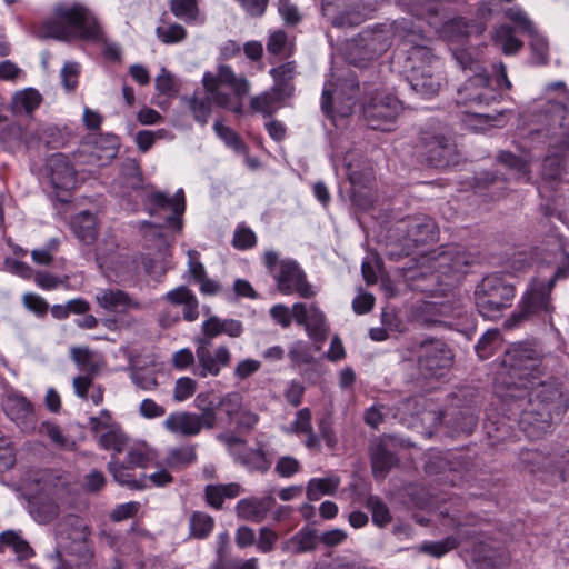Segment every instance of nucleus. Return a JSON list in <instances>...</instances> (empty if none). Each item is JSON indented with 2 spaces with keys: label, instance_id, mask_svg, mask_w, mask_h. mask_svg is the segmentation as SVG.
<instances>
[{
  "label": "nucleus",
  "instance_id": "57",
  "mask_svg": "<svg viewBox=\"0 0 569 569\" xmlns=\"http://www.w3.org/2000/svg\"><path fill=\"white\" fill-rule=\"evenodd\" d=\"M71 358L80 371L84 373H98L99 365L93 360L92 352L87 347H72Z\"/></svg>",
  "mask_w": 569,
  "mask_h": 569
},
{
  "label": "nucleus",
  "instance_id": "26",
  "mask_svg": "<svg viewBox=\"0 0 569 569\" xmlns=\"http://www.w3.org/2000/svg\"><path fill=\"white\" fill-rule=\"evenodd\" d=\"M439 66L437 57L432 53L431 49L421 43H415L406 51L405 71L407 76L411 73L425 72L426 69H431Z\"/></svg>",
  "mask_w": 569,
  "mask_h": 569
},
{
  "label": "nucleus",
  "instance_id": "14",
  "mask_svg": "<svg viewBox=\"0 0 569 569\" xmlns=\"http://www.w3.org/2000/svg\"><path fill=\"white\" fill-rule=\"evenodd\" d=\"M407 246L419 247L433 243L438 239L435 220L426 214L407 217L397 226Z\"/></svg>",
  "mask_w": 569,
  "mask_h": 569
},
{
  "label": "nucleus",
  "instance_id": "60",
  "mask_svg": "<svg viewBox=\"0 0 569 569\" xmlns=\"http://www.w3.org/2000/svg\"><path fill=\"white\" fill-rule=\"evenodd\" d=\"M213 129L219 138H221L227 146L232 148L238 152H242L246 150V144L241 137L230 127L224 126L220 121H216L213 124Z\"/></svg>",
  "mask_w": 569,
  "mask_h": 569
},
{
  "label": "nucleus",
  "instance_id": "33",
  "mask_svg": "<svg viewBox=\"0 0 569 569\" xmlns=\"http://www.w3.org/2000/svg\"><path fill=\"white\" fill-rule=\"evenodd\" d=\"M297 64L295 61H287L280 66L272 68L269 73L274 83L271 87L286 98H290L295 92L293 79L296 76Z\"/></svg>",
  "mask_w": 569,
  "mask_h": 569
},
{
  "label": "nucleus",
  "instance_id": "27",
  "mask_svg": "<svg viewBox=\"0 0 569 569\" xmlns=\"http://www.w3.org/2000/svg\"><path fill=\"white\" fill-rule=\"evenodd\" d=\"M439 269L443 274L466 273V269L472 264L473 256L461 246H453L439 254Z\"/></svg>",
  "mask_w": 569,
  "mask_h": 569
},
{
  "label": "nucleus",
  "instance_id": "49",
  "mask_svg": "<svg viewBox=\"0 0 569 569\" xmlns=\"http://www.w3.org/2000/svg\"><path fill=\"white\" fill-rule=\"evenodd\" d=\"M506 179L499 177L496 172L486 171L476 178L477 191L483 192L485 190H488V196L492 199L499 198L500 193L498 191L506 189Z\"/></svg>",
  "mask_w": 569,
  "mask_h": 569
},
{
  "label": "nucleus",
  "instance_id": "4",
  "mask_svg": "<svg viewBox=\"0 0 569 569\" xmlns=\"http://www.w3.org/2000/svg\"><path fill=\"white\" fill-rule=\"evenodd\" d=\"M547 373L548 359L542 349L535 342L520 341L505 351L499 376L506 392H516L527 390Z\"/></svg>",
  "mask_w": 569,
  "mask_h": 569
},
{
  "label": "nucleus",
  "instance_id": "8",
  "mask_svg": "<svg viewBox=\"0 0 569 569\" xmlns=\"http://www.w3.org/2000/svg\"><path fill=\"white\" fill-rule=\"evenodd\" d=\"M264 264L276 279L281 293L291 295L296 292L302 298L315 296L306 273L295 260L279 261L278 253L269 250L264 253Z\"/></svg>",
  "mask_w": 569,
  "mask_h": 569
},
{
  "label": "nucleus",
  "instance_id": "61",
  "mask_svg": "<svg viewBox=\"0 0 569 569\" xmlns=\"http://www.w3.org/2000/svg\"><path fill=\"white\" fill-rule=\"evenodd\" d=\"M211 101L212 98L209 93L201 98L194 96L189 100V109L193 113L194 119L201 124L208 122L211 113Z\"/></svg>",
  "mask_w": 569,
  "mask_h": 569
},
{
  "label": "nucleus",
  "instance_id": "30",
  "mask_svg": "<svg viewBox=\"0 0 569 569\" xmlns=\"http://www.w3.org/2000/svg\"><path fill=\"white\" fill-rule=\"evenodd\" d=\"M164 299L173 306H183V319L192 322L199 317V301L187 286H179L166 293Z\"/></svg>",
  "mask_w": 569,
  "mask_h": 569
},
{
  "label": "nucleus",
  "instance_id": "46",
  "mask_svg": "<svg viewBox=\"0 0 569 569\" xmlns=\"http://www.w3.org/2000/svg\"><path fill=\"white\" fill-rule=\"evenodd\" d=\"M267 51L269 54L277 56L280 59H287L293 54L295 46L289 41L286 31L277 30L270 33L267 40Z\"/></svg>",
  "mask_w": 569,
  "mask_h": 569
},
{
  "label": "nucleus",
  "instance_id": "38",
  "mask_svg": "<svg viewBox=\"0 0 569 569\" xmlns=\"http://www.w3.org/2000/svg\"><path fill=\"white\" fill-rule=\"evenodd\" d=\"M387 27L391 29V37L398 38L403 44L413 46L422 41L420 30L415 26L411 19L401 18L387 23Z\"/></svg>",
  "mask_w": 569,
  "mask_h": 569
},
{
  "label": "nucleus",
  "instance_id": "58",
  "mask_svg": "<svg viewBox=\"0 0 569 569\" xmlns=\"http://www.w3.org/2000/svg\"><path fill=\"white\" fill-rule=\"evenodd\" d=\"M288 357L291 360L293 367L316 363V358L312 355L309 346L300 340L293 342L289 347Z\"/></svg>",
  "mask_w": 569,
  "mask_h": 569
},
{
  "label": "nucleus",
  "instance_id": "1",
  "mask_svg": "<svg viewBox=\"0 0 569 569\" xmlns=\"http://www.w3.org/2000/svg\"><path fill=\"white\" fill-rule=\"evenodd\" d=\"M503 399L510 410L519 413V425L529 438H540L552 420L568 409V400L555 378L538 380L527 390L506 392Z\"/></svg>",
  "mask_w": 569,
  "mask_h": 569
},
{
  "label": "nucleus",
  "instance_id": "41",
  "mask_svg": "<svg viewBox=\"0 0 569 569\" xmlns=\"http://www.w3.org/2000/svg\"><path fill=\"white\" fill-rule=\"evenodd\" d=\"M397 457L385 446L378 445L371 452L372 473L376 478H385L388 471L396 466Z\"/></svg>",
  "mask_w": 569,
  "mask_h": 569
},
{
  "label": "nucleus",
  "instance_id": "15",
  "mask_svg": "<svg viewBox=\"0 0 569 569\" xmlns=\"http://www.w3.org/2000/svg\"><path fill=\"white\" fill-rule=\"evenodd\" d=\"M212 339L206 335L197 339L196 356L200 368L198 375L202 378H206L208 375L218 376L221 367H228L231 362V353L226 346H220L214 351V355L211 353L209 348Z\"/></svg>",
  "mask_w": 569,
  "mask_h": 569
},
{
  "label": "nucleus",
  "instance_id": "28",
  "mask_svg": "<svg viewBox=\"0 0 569 569\" xmlns=\"http://www.w3.org/2000/svg\"><path fill=\"white\" fill-rule=\"evenodd\" d=\"M107 469L118 485L130 490H143L149 487L146 473H142L140 478H136L132 472L133 467L129 466L126 461H120L114 456L108 462Z\"/></svg>",
  "mask_w": 569,
  "mask_h": 569
},
{
  "label": "nucleus",
  "instance_id": "24",
  "mask_svg": "<svg viewBox=\"0 0 569 569\" xmlns=\"http://www.w3.org/2000/svg\"><path fill=\"white\" fill-rule=\"evenodd\" d=\"M463 103H472L477 106H489L490 103L498 101L500 93L492 89L487 78H477L466 84L462 90L459 91Z\"/></svg>",
  "mask_w": 569,
  "mask_h": 569
},
{
  "label": "nucleus",
  "instance_id": "43",
  "mask_svg": "<svg viewBox=\"0 0 569 569\" xmlns=\"http://www.w3.org/2000/svg\"><path fill=\"white\" fill-rule=\"evenodd\" d=\"M30 513L40 523H48L57 518L58 505L49 498H33L30 502Z\"/></svg>",
  "mask_w": 569,
  "mask_h": 569
},
{
  "label": "nucleus",
  "instance_id": "34",
  "mask_svg": "<svg viewBox=\"0 0 569 569\" xmlns=\"http://www.w3.org/2000/svg\"><path fill=\"white\" fill-rule=\"evenodd\" d=\"M311 410L302 408L296 413V419L291 425L292 431L297 435H306L305 446L312 451L319 452L321 450V442L315 433L311 425Z\"/></svg>",
  "mask_w": 569,
  "mask_h": 569
},
{
  "label": "nucleus",
  "instance_id": "21",
  "mask_svg": "<svg viewBox=\"0 0 569 569\" xmlns=\"http://www.w3.org/2000/svg\"><path fill=\"white\" fill-rule=\"evenodd\" d=\"M47 168L54 189L69 190L74 187L77 172L66 154H52L47 161Z\"/></svg>",
  "mask_w": 569,
  "mask_h": 569
},
{
  "label": "nucleus",
  "instance_id": "18",
  "mask_svg": "<svg viewBox=\"0 0 569 569\" xmlns=\"http://www.w3.org/2000/svg\"><path fill=\"white\" fill-rule=\"evenodd\" d=\"M391 43V29L387 27V23L366 28L358 34V44L370 59L380 57L390 48Z\"/></svg>",
  "mask_w": 569,
  "mask_h": 569
},
{
  "label": "nucleus",
  "instance_id": "59",
  "mask_svg": "<svg viewBox=\"0 0 569 569\" xmlns=\"http://www.w3.org/2000/svg\"><path fill=\"white\" fill-rule=\"evenodd\" d=\"M367 508L371 511L372 522L382 528L391 521V515L387 505L378 497L370 496L367 500Z\"/></svg>",
  "mask_w": 569,
  "mask_h": 569
},
{
  "label": "nucleus",
  "instance_id": "31",
  "mask_svg": "<svg viewBox=\"0 0 569 569\" xmlns=\"http://www.w3.org/2000/svg\"><path fill=\"white\" fill-rule=\"evenodd\" d=\"M320 542L319 533L316 529L303 527L291 538L283 541L281 549L293 555L315 551Z\"/></svg>",
  "mask_w": 569,
  "mask_h": 569
},
{
  "label": "nucleus",
  "instance_id": "7",
  "mask_svg": "<svg viewBox=\"0 0 569 569\" xmlns=\"http://www.w3.org/2000/svg\"><path fill=\"white\" fill-rule=\"evenodd\" d=\"M515 286L500 274L485 277L475 289V301L480 315L488 319L497 318L510 307L515 298Z\"/></svg>",
  "mask_w": 569,
  "mask_h": 569
},
{
  "label": "nucleus",
  "instance_id": "6",
  "mask_svg": "<svg viewBox=\"0 0 569 569\" xmlns=\"http://www.w3.org/2000/svg\"><path fill=\"white\" fill-rule=\"evenodd\" d=\"M42 32L46 37L58 40H97L101 29L83 6L73 3H60L53 8V17L42 24Z\"/></svg>",
  "mask_w": 569,
  "mask_h": 569
},
{
  "label": "nucleus",
  "instance_id": "9",
  "mask_svg": "<svg viewBox=\"0 0 569 569\" xmlns=\"http://www.w3.org/2000/svg\"><path fill=\"white\" fill-rule=\"evenodd\" d=\"M453 357L452 350L442 339H426L417 349L419 373L425 379L442 378L449 372Z\"/></svg>",
  "mask_w": 569,
  "mask_h": 569
},
{
  "label": "nucleus",
  "instance_id": "20",
  "mask_svg": "<svg viewBox=\"0 0 569 569\" xmlns=\"http://www.w3.org/2000/svg\"><path fill=\"white\" fill-rule=\"evenodd\" d=\"M547 113L550 120L547 136L569 148V97L566 102L551 103Z\"/></svg>",
  "mask_w": 569,
  "mask_h": 569
},
{
  "label": "nucleus",
  "instance_id": "16",
  "mask_svg": "<svg viewBox=\"0 0 569 569\" xmlns=\"http://www.w3.org/2000/svg\"><path fill=\"white\" fill-rule=\"evenodd\" d=\"M293 319L305 327L307 335L315 342L321 343L327 339L329 326L325 313L316 305L307 307L301 302L295 303Z\"/></svg>",
  "mask_w": 569,
  "mask_h": 569
},
{
  "label": "nucleus",
  "instance_id": "5",
  "mask_svg": "<svg viewBox=\"0 0 569 569\" xmlns=\"http://www.w3.org/2000/svg\"><path fill=\"white\" fill-rule=\"evenodd\" d=\"M555 257L559 258L561 266L557 267L547 282L535 280L531 283L523 293L518 310L505 321L503 326L506 329L516 328L522 322L532 319L546 321L548 318H551L555 311V307L551 303V291L558 280L569 277V261L565 260L561 256Z\"/></svg>",
  "mask_w": 569,
  "mask_h": 569
},
{
  "label": "nucleus",
  "instance_id": "62",
  "mask_svg": "<svg viewBox=\"0 0 569 569\" xmlns=\"http://www.w3.org/2000/svg\"><path fill=\"white\" fill-rule=\"evenodd\" d=\"M498 341V330H488L487 332H485L475 347L478 357L481 360L490 358L496 350Z\"/></svg>",
  "mask_w": 569,
  "mask_h": 569
},
{
  "label": "nucleus",
  "instance_id": "64",
  "mask_svg": "<svg viewBox=\"0 0 569 569\" xmlns=\"http://www.w3.org/2000/svg\"><path fill=\"white\" fill-rule=\"evenodd\" d=\"M218 410L224 412L229 420L236 417L241 408V397L237 392H230L223 397H218Z\"/></svg>",
  "mask_w": 569,
  "mask_h": 569
},
{
  "label": "nucleus",
  "instance_id": "17",
  "mask_svg": "<svg viewBox=\"0 0 569 569\" xmlns=\"http://www.w3.org/2000/svg\"><path fill=\"white\" fill-rule=\"evenodd\" d=\"M3 410L7 417L26 433H31L37 427V415L34 407L21 395H9L3 401Z\"/></svg>",
  "mask_w": 569,
  "mask_h": 569
},
{
  "label": "nucleus",
  "instance_id": "22",
  "mask_svg": "<svg viewBox=\"0 0 569 569\" xmlns=\"http://www.w3.org/2000/svg\"><path fill=\"white\" fill-rule=\"evenodd\" d=\"M97 303L109 312L140 310L142 303L120 289H101L96 296Z\"/></svg>",
  "mask_w": 569,
  "mask_h": 569
},
{
  "label": "nucleus",
  "instance_id": "12",
  "mask_svg": "<svg viewBox=\"0 0 569 569\" xmlns=\"http://www.w3.org/2000/svg\"><path fill=\"white\" fill-rule=\"evenodd\" d=\"M401 110L402 104L397 97L388 93H377L363 106L362 116L369 128L391 131Z\"/></svg>",
  "mask_w": 569,
  "mask_h": 569
},
{
  "label": "nucleus",
  "instance_id": "45",
  "mask_svg": "<svg viewBox=\"0 0 569 569\" xmlns=\"http://www.w3.org/2000/svg\"><path fill=\"white\" fill-rule=\"evenodd\" d=\"M129 442V437L122 430L121 426H112L110 430L102 432L99 437V445L104 450H113L116 453L124 451Z\"/></svg>",
  "mask_w": 569,
  "mask_h": 569
},
{
  "label": "nucleus",
  "instance_id": "23",
  "mask_svg": "<svg viewBox=\"0 0 569 569\" xmlns=\"http://www.w3.org/2000/svg\"><path fill=\"white\" fill-rule=\"evenodd\" d=\"M120 147L116 134L107 133L92 137V143L84 147V151L93 159L97 166H104L114 159Z\"/></svg>",
  "mask_w": 569,
  "mask_h": 569
},
{
  "label": "nucleus",
  "instance_id": "25",
  "mask_svg": "<svg viewBox=\"0 0 569 569\" xmlns=\"http://www.w3.org/2000/svg\"><path fill=\"white\" fill-rule=\"evenodd\" d=\"M164 428L172 432L184 437L197 436L204 428L198 413L177 411L170 413L163 422Z\"/></svg>",
  "mask_w": 569,
  "mask_h": 569
},
{
  "label": "nucleus",
  "instance_id": "44",
  "mask_svg": "<svg viewBox=\"0 0 569 569\" xmlns=\"http://www.w3.org/2000/svg\"><path fill=\"white\" fill-rule=\"evenodd\" d=\"M493 41L505 54H515L523 46L522 41L515 36V29L509 24H502L496 29Z\"/></svg>",
  "mask_w": 569,
  "mask_h": 569
},
{
  "label": "nucleus",
  "instance_id": "36",
  "mask_svg": "<svg viewBox=\"0 0 569 569\" xmlns=\"http://www.w3.org/2000/svg\"><path fill=\"white\" fill-rule=\"evenodd\" d=\"M170 11L188 24H202L206 20L197 0H170Z\"/></svg>",
  "mask_w": 569,
  "mask_h": 569
},
{
  "label": "nucleus",
  "instance_id": "11",
  "mask_svg": "<svg viewBox=\"0 0 569 569\" xmlns=\"http://www.w3.org/2000/svg\"><path fill=\"white\" fill-rule=\"evenodd\" d=\"M420 156L428 166L445 169L459 163L455 142L439 132L423 131L420 136Z\"/></svg>",
  "mask_w": 569,
  "mask_h": 569
},
{
  "label": "nucleus",
  "instance_id": "35",
  "mask_svg": "<svg viewBox=\"0 0 569 569\" xmlns=\"http://www.w3.org/2000/svg\"><path fill=\"white\" fill-rule=\"evenodd\" d=\"M284 96L270 88L262 93L254 96L250 100V109L254 113H261L263 117H271L282 104Z\"/></svg>",
  "mask_w": 569,
  "mask_h": 569
},
{
  "label": "nucleus",
  "instance_id": "53",
  "mask_svg": "<svg viewBox=\"0 0 569 569\" xmlns=\"http://www.w3.org/2000/svg\"><path fill=\"white\" fill-rule=\"evenodd\" d=\"M157 38L163 44H176L182 42L187 38V30L179 23H166L156 28Z\"/></svg>",
  "mask_w": 569,
  "mask_h": 569
},
{
  "label": "nucleus",
  "instance_id": "56",
  "mask_svg": "<svg viewBox=\"0 0 569 569\" xmlns=\"http://www.w3.org/2000/svg\"><path fill=\"white\" fill-rule=\"evenodd\" d=\"M241 463L250 471L267 472L271 467V460L262 448L250 450L240 457Z\"/></svg>",
  "mask_w": 569,
  "mask_h": 569
},
{
  "label": "nucleus",
  "instance_id": "32",
  "mask_svg": "<svg viewBox=\"0 0 569 569\" xmlns=\"http://www.w3.org/2000/svg\"><path fill=\"white\" fill-rule=\"evenodd\" d=\"M520 460L523 467L528 469L530 473H538L541 471L553 473L559 471L556 457L546 455L537 449H527L522 451Z\"/></svg>",
  "mask_w": 569,
  "mask_h": 569
},
{
  "label": "nucleus",
  "instance_id": "50",
  "mask_svg": "<svg viewBox=\"0 0 569 569\" xmlns=\"http://www.w3.org/2000/svg\"><path fill=\"white\" fill-rule=\"evenodd\" d=\"M41 102V96L34 89H26L14 94L12 101V109L17 113H31Z\"/></svg>",
  "mask_w": 569,
  "mask_h": 569
},
{
  "label": "nucleus",
  "instance_id": "29",
  "mask_svg": "<svg viewBox=\"0 0 569 569\" xmlns=\"http://www.w3.org/2000/svg\"><path fill=\"white\" fill-rule=\"evenodd\" d=\"M407 80L413 91L423 96V97H433L436 96L441 87V71L439 70V66L426 69L425 72L411 73L407 76Z\"/></svg>",
  "mask_w": 569,
  "mask_h": 569
},
{
  "label": "nucleus",
  "instance_id": "54",
  "mask_svg": "<svg viewBox=\"0 0 569 569\" xmlns=\"http://www.w3.org/2000/svg\"><path fill=\"white\" fill-rule=\"evenodd\" d=\"M528 36L530 37L529 47L535 63L539 66L547 64L549 62V43L547 39L537 29H533Z\"/></svg>",
  "mask_w": 569,
  "mask_h": 569
},
{
  "label": "nucleus",
  "instance_id": "13",
  "mask_svg": "<svg viewBox=\"0 0 569 569\" xmlns=\"http://www.w3.org/2000/svg\"><path fill=\"white\" fill-rule=\"evenodd\" d=\"M56 535L62 539L72 541V552H78L80 556V563L87 567L91 566L93 552L88 541L90 531L86 521L76 516L68 515L56 526Z\"/></svg>",
  "mask_w": 569,
  "mask_h": 569
},
{
  "label": "nucleus",
  "instance_id": "40",
  "mask_svg": "<svg viewBox=\"0 0 569 569\" xmlns=\"http://www.w3.org/2000/svg\"><path fill=\"white\" fill-rule=\"evenodd\" d=\"M214 519L203 511H192L189 516V537L197 540L207 539L214 528Z\"/></svg>",
  "mask_w": 569,
  "mask_h": 569
},
{
  "label": "nucleus",
  "instance_id": "39",
  "mask_svg": "<svg viewBox=\"0 0 569 569\" xmlns=\"http://www.w3.org/2000/svg\"><path fill=\"white\" fill-rule=\"evenodd\" d=\"M218 397L213 392H200L194 399L196 408L201 412L198 415L204 423L206 429H212L217 422Z\"/></svg>",
  "mask_w": 569,
  "mask_h": 569
},
{
  "label": "nucleus",
  "instance_id": "19",
  "mask_svg": "<svg viewBox=\"0 0 569 569\" xmlns=\"http://www.w3.org/2000/svg\"><path fill=\"white\" fill-rule=\"evenodd\" d=\"M276 506L272 493L264 497H248L240 499L234 508L238 518L253 523L262 522Z\"/></svg>",
  "mask_w": 569,
  "mask_h": 569
},
{
  "label": "nucleus",
  "instance_id": "37",
  "mask_svg": "<svg viewBox=\"0 0 569 569\" xmlns=\"http://www.w3.org/2000/svg\"><path fill=\"white\" fill-rule=\"evenodd\" d=\"M8 547L13 550L19 560H27L34 556V550L22 536L14 530H7L0 535V553Z\"/></svg>",
  "mask_w": 569,
  "mask_h": 569
},
{
  "label": "nucleus",
  "instance_id": "63",
  "mask_svg": "<svg viewBox=\"0 0 569 569\" xmlns=\"http://www.w3.org/2000/svg\"><path fill=\"white\" fill-rule=\"evenodd\" d=\"M257 243V237L254 232L246 227L244 224H240L237 227L233 239H232V246L238 250H247L251 249Z\"/></svg>",
  "mask_w": 569,
  "mask_h": 569
},
{
  "label": "nucleus",
  "instance_id": "42",
  "mask_svg": "<svg viewBox=\"0 0 569 569\" xmlns=\"http://www.w3.org/2000/svg\"><path fill=\"white\" fill-rule=\"evenodd\" d=\"M72 229L81 241L93 242L97 237L94 216L89 211L80 212L72 221Z\"/></svg>",
  "mask_w": 569,
  "mask_h": 569
},
{
  "label": "nucleus",
  "instance_id": "10",
  "mask_svg": "<svg viewBox=\"0 0 569 569\" xmlns=\"http://www.w3.org/2000/svg\"><path fill=\"white\" fill-rule=\"evenodd\" d=\"M206 92L212 98V102L218 107H229L230 94L220 89L221 86L229 87L233 94L242 99L248 94L250 83L243 76H237L230 66L221 64L217 73L206 72L202 79Z\"/></svg>",
  "mask_w": 569,
  "mask_h": 569
},
{
  "label": "nucleus",
  "instance_id": "2",
  "mask_svg": "<svg viewBox=\"0 0 569 569\" xmlns=\"http://www.w3.org/2000/svg\"><path fill=\"white\" fill-rule=\"evenodd\" d=\"M503 531L495 528L489 521L460 523L457 527V536L447 537L441 541L425 542L420 550L439 558L463 541H472L473 558L481 569H505L509 563V555L503 547Z\"/></svg>",
  "mask_w": 569,
  "mask_h": 569
},
{
  "label": "nucleus",
  "instance_id": "51",
  "mask_svg": "<svg viewBox=\"0 0 569 569\" xmlns=\"http://www.w3.org/2000/svg\"><path fill=\"white\" fill-rule=\"evenodd\" d=\"M197 459L193 446H183L171 449L164 460L167 467L171 469L181 468L193 463Z\"/></svg>",
  "mask_w": 569,
  "mask_h": 569
},
{
  "label": "nucleus",
  "instance_id": "52",
  "mask_svg": "<svg viewBox=\"0 0 569 569\" xmlns=\"http://www.w3.org/2000/svg\"><path fill=\"white\" fill-rule=\"evenodd\" d=\"M156 458L154 451L146 445L131 447L126 456V462L133 468L146 469L152 465Z\"/></svg>",
  "mask_w": 569,
  "mask_h": 569
},
{
  "label": "nucleus",
  "instance_id": "48",
  "mask_svg": "<svg viewBox=\"0 0 569 569\" xmlns=\"http://www.w3.org/2000/svg\"><path fill=\"white\" fill-rule=\"evenodd\" d=\"M569 166V159L558 154H549L542 163V177L549 181L565 180L566 168Z\"/></svg>",
  "mask_w": 569,
  "mask_h": 569
},
{
  "label": "nucleus",
  "instance_id": "55",
  "mask_svg": "<svg viewBox=\"0 0 569 569\" xmlns=\"http://www.w3.org/2000/svg\"><path fill=\"white\" fill-rule=\"evenodd\" d=\"M497 161L506 168L512 170L517 178H525L529 173L528 162L523 158L510 151H499L497 154Z\"/></svg>",
  "mask_w": 569,
  "mask_h": 569
},
{
  "label": "nucleus",
  "instance_id": "47",
  "mask_svg": "<svg viewBox=\"0 0 569 569\" xmlns=\"http://www.w3.org/2000/svg\"><path fill=\"white\" fill-rule=\"evenodd\" d=\"M338 478H312L307 483V498L317 501L325 495H333L339 487Z\"/></svg>",
  "mask_w": 569,
  "mask_h": 569
},
{
  "label": "nucleus",
  "instance_id": "3",
  "mask_svg": "<svg viewBox=\"0 0 569 569\" xmlns=\"http://www.w3.org/2000/svg\"><path fill=\"white\" fill-rule=\"evenodd\" d=\"M121 180L123 197L134 198L141 202L150 216L159 210H171L161 227L181 228V216L186 210L183 190L180 189L173 197L168 193L156 191L151 184H146L141 168L136 160H127L121 168Z\"/></svg>",
  "mask_w": 569,
  "mask_h": 569
}]
</instances>
